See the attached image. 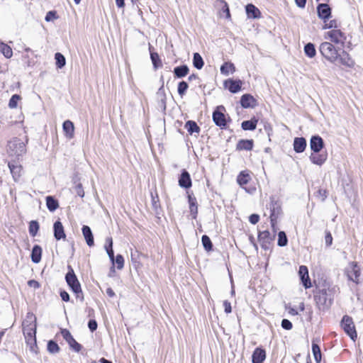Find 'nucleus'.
<instances>
[{"label": "nucleus", "instance_id": "f257e3e1", "mask_svg": "<svg viewBox=\"0 0 363 363\" xmlns=\"http://www.w3.org/2000/svg\"><path fill=\"white\" fill-rule=\"evenodd\" d=\"M313 298L318 308L325 312L330 308L333 303L334 290L329 286L317 289L314 291Z\"/></svg>", "mask_w": 363, "mask_h": 363}, {"label": "nucleus", "instance_id": "f03ea898", "mask_svg": "<svg viewBox=\"0 0 363 363\" xmlns=\"http://www.w3.org/2000/svg\"><path fill=\"white\" fill-rule=\"evenodd\" d=\"M65 279L69 289L74 294L76 298L83 302L84 301V296L81 284L72 267L69 264L67 265V272L65 274Z\"/></svg>", "mask_w": 363, "mask_h": 363}, {"label": "nucleus", "instance_id": "7ed1b4c3", "mask_svg": "<svg viewBox=\"0 0 363 363\" xmlns=\"http://www.w3.org/2000/svg\"><path fill=\"white\" fill-rule=\"evenodd\" d=\"M225 108L223 105L218 106L212 114V119L215 125L219 127L221 130H225L228 125L231 122V118L229 116H225Z\"/></svg>", "mask_w": 363, "mask_h": 363}, {"label": "nucleus", "instance_id": "20e7f679", "mask_svg": "<svg viewBox=\"0 0 363 363\" xmlns=\"http://www.w3.org/2000/svg\"><path fill=\"white\" fill-rule=\"evenodd\" d=\"M319 51L327 60L330 62H335L339 57V50L331 43L323 42L320 45Z\"/></svg>", "mask_w": 363, "mask_h": 363}, {"label": "nucleus", "instance_id": "39448f33", "mask_svg": "<svg viewBox=\"0 0 363 363\" xmlns=\"http://www.w3.org/2000/svg\"><path fill=\"white\" fill-rule=\"evenodd\" d=\"M7 151L11 155L19 159L26 152V143L20 138H14L9 142Z\"/></svg>", "mask_w": 363, "mask_h": 363}, {"label": "nucleus", "instance_id": "423d86ee", "mask_svg": "<svg viewBox=\"0 0 363 363\" xmlns=\"http://www.w3.org/2000/svg\"><path fill=\"white\" fill-rule=\"evenodd\" d=\"M340 326L344 332L352 340H355L357 337V333L352 318L345 315L340 322Z\"/></svg>", "mask_w": 363, "mask_h": 363}, {"label": "nucleus", "instance_id": "0eeeda50", "mask_svg": "<svg viewBox=\"0 0 363 363\" xmlns=\"http://www.w3.org/2000/svg\"><path fill=\"white\" fill-rule=\"evenodd\" d=\"M60 333L63 339L67 342L71 350L75 352H79L82 349V345L79 344L72 336L69 330L67 328H62Z\"/></svg>", "mask_w": 363, "mask_h": 363}, {"label": "nucleus", "instance_id": "6e6552de", "mask_svg": "<svg viewBox=\"0 0 363 363\" xmlns=\"http://www.w3.org/2000/svg\"><path fill=\"white\" fill-rule=\"evenodd\" d=\"M275 238V235H272L268 230L260 231L258 233V241L261 247L264 250L271 249V242Z\"/></svg>", "mask_w": 363, "mask_h": 363}, {"label": "nucleus", "instance_id": "1a4fd4ad", "mask_svg": "<svg viewBox=\"0 0 363 363\" xmlns=\"http://www.w3.org/2000/svg\"><path fill=\"white\" fill-rule=\"evenodd\" d=\"M318 17L326 23L332 17V9L326 3H319L316 7Z\"/></svg>", "mask_w": 363, "mask_h": 363}, {"label": "nucleus", "instance_id": "9d476101", "mask_svg": "<svg viewBox=\"0 0 363 363\" xmlns=\"http://www.w3.org/2000/svg\"><path fill=\"white\" fill-rule=\"evenodd\" d=\"M270 218L278 219L282 215L281 202L275 196L270 197Z\"/></svg>", "mask_w": 363, "mask_h": 363}, {"label": "nucleus", "instance_id": "9b49d317", "mask_svg": "<svg viewBox=\"0 0 363 363\" xmlns=\"http://www.w3.org/2000/svg\"><path fill=\"white\" fill-rule=\"evenodd\" d=\"M243 82L240 79L229 78L224 81L223 86L232 94H237L242 89Z\"/></svg>", "mask_w": 363, "mask_h": 363}, {"label": "nucleus", "instance_id": "f8f14e48", "mask_svg": "<svg viewBox=\"0 0 363 363\" xmlns=\"http://www.w3.org/2000/svg\"><path fill=\"white\" fill-rule=\"evenodd\" d=\"M327 35L333 43L335 44L341 43L342 46L347 39L345 33L340 29H333L328 31Z\"/></svg>", "mask_w": 363, "mask_h": 363}, {"label": "nucleus", "instance_id": "ddd939ff", "mask_svg": "<svg viewBox=\"0 0 363 363\" xmlns=\"http://www.w3.org/2000/svg\"><path fill=\"white\" fill-rule=\"evenodd\" d=\"M179 186L184 189H189L192 186V180L189 172L186 169H183L181 171L178 178Z\"/></svg>", "mask_w": 363, "mask_h": 363}, {"label": "nucleus", "instance_id": "4468645a", "mask_svg": "<svg viewBox=\"0 0 363 363\" xmlns=\"http://www.w3.org/2000/svg\"><path fill=\"white\" fill-rule=\"evenodd\" d=\"M348 279L356 284L359 283V277L361 274L360 267L357 262H352L350 267L346 269Z\"/></svg>", "mask_w": 363, "mask_h": 363}, {"label": "nucleus", "instance_id": "2eb2a0df", "mask_svg": "<svg viewBox=\"0 0 363 363\" xmlns=\"http://www.w3.org/2000/svg\"><path fill=\"white\" fill-rule=\"evenodd\" d=\"M298 276L303 286L306 289H310L312 286L311 281L308 275V267L305 265H301L298 269Z\"/></svg>", "mask_w": 363, "mask_h": 363}, {"label": "nucleus", "instance_id": "dca6fc26", "mask_svg": "<svg viewBox=\"0 0 363 363\" xmlns=\"http://www.w3.org/2000/svg\"><path fill=\"white\" fill-rule=\"evenodd\" d=\"M325 147L323 139L319 135H312L310 139V148L314 153H319Z\"/></svg>", "mask_w": 363, "mask_h": 363}, {"label": "nucleus", "instance_id": "f3484780", "mask_svg": "<svg viewBox=\"0 0 363 363\" xmlns=\"http://www.w3.org/2000/svg\"><path fill=\"white\" fill-rule=\"evenodd\" d=\"M240 104L243 108H252L257 106V101L250 94H245L240 97Z\"/></svg>", "mask_w": 363, "mask_h": 363}, {"label": "nucleus", "instance_id": "a211bd4d", "mask_svg": "<svg viewBox=\"0 0 363 363\" xmlns=\"http://www.w3.org/2000/svg\"><path fill=\"white\" fill-rule=\"evenodd\" d=\"M53 235L56 240L66 238L64 226L60 220H56L53 224Z\"/></svg>", "mask_w": 363, "mask_h": 363}, {"label": "nucleus", "instance_id": "6ab92c4d", "mask_svg": "<svg viewBox=\"0 0 363 363\" xmlns=\"http://www.w3.org/2000/svg\"><path fill=\"white\" fill-rule=\"evenodd\" d=\"M266 351L262 347H257L252 354V363H263L266 359Z\"/></svg>", "mask_w": 363, "mask_h": 363}, {"label": "nucleus", "instance_id": "aec40b11", "mask_svg": "<svg viewBox=\"0 0 363 363\" xmlns=\"http://www.w3.org/2000/svg\"><path fill=\"white\" fill-rule=\"evenodd\" d=\"M187 194L190 214L192 219H196L198 214V203L196 199L194 196L193 193L189 194V191H187Z\"/></svg>", "mask_w": 363, "mask_h": 363}, {"label": "nucleus", "instance_id": "412c9836", "mask_svg": "<svg viewBox=\"0 0 363 363\" xmlns=\"http://www.w3.org/2000/svg\"><path fill=\"white\" fill-rule=\"evenodd\" d=\"M307 146V141L303 137H296L294 139L293 147L296 153H302L305 151Z\"/></svg>", "mask_w": 363, "mask_h": 363}, {"label": "nucleus", "instance_id": "4be33fe9", "mask_svg": "<svg viewBox=\"0 0 363 363\" xmlns=\"http://www.w3.org/2000/svg\"><path fill=\"white\" fill-rule=\"evenodd\" d=\"M82 232L86 245L89 247H93L94 245V238L91 228L84 225L82 228Z\"/></svg>", "mask_w": 363, "mask_h": 363}, {"label": "nucleus", "instance_id": "5701e85b", "mask_svg": "<svg viewBox=\"0 0 363 363\" xmlns=\"http://www.w3.org/2000/svg\"><path fill=\"white\" fill-rule=\"evenodd\" d=\"M72 182L73 184L72 188L74 189L76 194L80 198H84L85 193L82 184L80 182V178L77 174L74 175Z\"/></svg>", "mask_w": 363, "mask_h": 363}, {"label": "nucleus", "instance_id": "b1692460", "mask_svg": "<svg viewBox=\"0 0 363 363\" xmlns=\"http://www.w3.org/2000/svg\"><path fill=\"white\" fill-rule=\"evenodd\" d=\"M254 147V140L252 139H241L238 140L236 145V150H252Z\"/></svg>", "mask_w": 363, "mask_h": 363}, {"label": "nucleus", "instance_id": "393cba45", "mask_svg": "<svg viewBox=\"0 0 363 363\" xmlns=\"http://www.w3.org/2000/svg\"><path fill=\"white\" fill-rule=\"evenodd\" d=\"M8 166L14 182H18L21 177V165H17L12 162H9Z\"/></svg>", "mask_w": 363, "mask_h": 363}, {"label": "nucleus", "instance_id": "a878e982", "mask_svg": "<svg viewBox=\"0 0 363 363\" xmlns=\"http://www.w3.org/2000/svg\"><path fill=\"white\" fill-rule=\"evenodd\" d=\"M340 63L348 67H353L354 62L350 55L345 50H342L341 53L339 52V57L337 59Z\"/></svg>", "mask_w": 363, "mask_h": 363}, {"label": "nucleus", "instance_id": "bb28decb", "mask_svg": "<svg viewBox=\"0 0 363 363\" xmlns=\"http://www.w3.org/2000/svg\"><path fill=\"white\" fill-rule=\"evenodd\" d=\"M245 11L248 18L257 19L261 17V12L252 4H248L245 6Z\"/></svg>", "mask_w": 363, "mask_h": 363}, {"label": "nucleus", "instance_id": "cd10ccee", "mask_svg": "<svg viewBox=\"0 0 363 363\" xmlns=\"http://www.w3.org/2000/svg\"><path fill=\"white\" fill-rule=\"evenodd\" d=\"M160 81L162 82V86L158 89L157 91V97L159 100V104L161 107L163 108L164 110L166 109V101L167 96L164 89V78L163 76H161Z\"/></svg>", "mask_w": 363, "mask_h": 363}, {"label": "nucleus", "instance_id": "c85d7f7f", "mask_svg": "<svg viewBox=\"0 0 363 363\" xmlns=\"http://www.w3.org/2000/svg\"><path fill=\"white\" fill-rule=\"evenodd\" d=\"M43 249L39 245H34L31 253L30 259L31 261L35 264H38L42 259Z\"/></svg>", "mask_w": 363, "mask_h": 363}, {"label": "nucleus", "instance_id": "c756f323", "mask_svg": "<svg viewBox=\"0 0 363 363\" xmlns=\"http://www.w3.org/2000/svg\"><path fill=\"white\" fill-rule=\"evenodd\" d=\"M328 157L327 153H313L309 156L310 161L316 165L321 166L325 163Z\"/></svg>", "mask_w": 363, "mask_h": 363}, {"label": "nucleus", "instance_id": "7c9ffc66", "mask_svg": "<svg viewBox=\"0 0 363 363\" xmlns=\"http://www.w3.org/2000/svg\"><path fill=\"white\" fill-rule=\"evenodd\" d=\"M150 196H151L152 207L155 211V213L158 216L160 214L162 209H161L159 196H158L157 191L155 190L154 192L151 191Z\"/></svg>", "mask_w": 363, "mask_h": 363}, {"label": "nucleus", "instance_id": "2f4dec72", "mask_svg": "<svg viewBox=\"0 0 363 363\" xmlns=\"http://www.w3.org/2000/svg\"><path fill=\"white\" fill-rule=\"evenodd\" d=\"M149 50L153 68L155 70L158 69L159 68L162 67V62L160 59V57L159 56L157 52L152 50L153 48L150 45H149Z\"/></svg>", "mask_w": 363, "mask_h": 363}, {"label": "nucleus", "instance_id": "473e14b6", "mask_svg": "<svg viewBox=\"0 0 363 363\" xmlns=\"http://www.w3.org/2000/svg\"><path fill=\"white\" fill-rule=\"evenodd\" d=\"M189 72V68L187 65H182L174 68L173 74L175 78L181 79L186 77Z\"/></svg>", "mask_w": 363, "mask_h": 363}, {"label": "nucleus", "instance_id": "72a5a7b5", "mask_svg": "<svg viewBox=\"0 0 363 363\" xmlns=\"http://www.w3.org/2000/svg\"><path fill=\"white\" fill-rule=\"evenodd\" d=\"M258 123V118L255 116L252 117L250 120L243 121L241 123V128L246 130H255Z\"/></svg>", "mask_w": 363, "mask_h": 363}, {"label": "nucleus", "instance_id": "f704fd0d", "mask_svg": "<svg viewBox=\"0 0 363 363\" xmlns=\"http://www.w3.org/2000/svg\"><path fill=\"white\" fill-rule=\"evenodd\" d=\"M62 129H63V131L65 132V136L67 138L72 139L74 138V123L71 121L67 120V121H64V123L62 124Z\"/></svg>", "mask_w": 363, "mask_h": 363}, {"label": "nucleus", "instance_id": "c9c22d12", "mask_svg": "<svg viewBox=\"0 0 363 363\" xmlns=\"http://www.w3.org/2000/svg\"><path fill=\"white\" fill-rule=\"evenodd\" d=\"M105 250L110 259V261L114 264V251L113 249V239L111 237H107L106 238V242L104 245Z\"/></svg>", "mask_w": 363, "mask_h": 363}, {"label": "nucleus", "instance_id": "e433bc0d", "mask_svg": "<svg viewBox=\"0 0 363 363\" xmlns=\"http://www.w3.org/2000/svg\"><path fill=\"white\" fill-rule=\"evenodd\" d=\"M45 201L46 206L50 212H54L59 208L58 200L52 196H46Z\"/></svg>", "mask_w": 363, "mask_h": 363}, {"label": "nucleus", "instance_id": "4c0bfd02", "mask_svg": "<svg viewBox=\"0 0 363 363\" xmlns=\"http://www.w3.org/2000/svg\"><path fill=\"white\" fill-rule=\"evenodd\" d=\"M184 128L186 129L187 132L189 135H193L194 133H199L201 131L200 127L194 121H187L185 123Z\"/></svg>", "mask_w": 363, "mask_h": 363}, {"label": "nucleus", "instance_id": "58836bf2", "mask_svg": "<svg viewBox=\"0 0 363 363\" xmlns=\"http://www.w3.org/2000/svg\"><path fill=\"white\" fill-rule=\"evenodd\" d=\"M311 350L315 362L320 363L322 359V353L320 347L314 340H312Z\"/></svg>", "mask_w": 363, "mask_h": 363}, {"label": "nucleus", "instance_id": "ea45409f", "mask_svg": "<svg viewBox=\"0 0 363 363\" xmlns=\"http://www.w3.org/2000/svg\"><path fill=\"white\" fill-rule=\"evenodd\" d=\"M37 333V324H33L30 327L23 326V333L25 335L26 340L36 337Z\"/></svg>", "mask_w": 363, "mask_h": 363}, {"label": "nucleus", "instance_id": "a19ab883", "mask_svg": "<svg viewBox=\"0 0 363 363\" xmlns=\"http://www.w3.org/2000/svg\"><path fill=\"white\" fill-rule=\"evenodd\" d=\"M220 72L222 74L225 76L229 75L230 72L233 73L235 72V67L234 64L231 62H224L220 68Z\"/></svg>", "mask_w": 363, "mask_h": 363}, {"label": "nucleus", "instance_id": "79ce46f5", "mask_svg": "<svg viewBox=\"0 0 363 363\" xmlns=\"http://www.w3.org/2000/svg\"><path fill=\"white\" fill-rule=\"evenodd\" d=\"M250 180V176L247 171H241L237 177V182L240 186L247 184Z\"/></svg>", "mask_w": 363, "mask_h": 363}, {"label": "nucleus", "instance_id": "37998d69", "mask_svg": "<svg viewBox=\"0 0 363 363\" xmlns=\"http://www.w3.org/2000/svg\"><path fill=\"white\" fill-rule=\"evenodd\" d=\"M193 66L197 69H201L204 66V61L199 52H194L193 55Z\"/></svg>", "mask_w": 363, "mask_h": 363}, {"label": "nucleus", "instance_id": "c03bdc74", "mask_svg": "<svg viewBox=\"0 0 363 363\" xmlns=\"http://www.w3.org/2000/svg\"><path fill=\"white\" fill-rule=\"evenodd\" d=\"M303 50H304L305 55L309 58H313L316 55V50H315V45L312 43H306L304 45Z\"/></svg>", "mask_w": 363, "mask_h": 363}, {"label": "nucleus", "instance_id": "a18cd8bd", "mask_svg": "<svg viewBox=\"0 0 363 363\" xmlns=\"http://www.w3.org/2000/svg\"><path fill=\"white\" fill-rule=\"evenodd\" d=\"M201 243L204 250L209 252L213 250V245L211 238L207 235H203L201 237Z\"/></svg>", "mask_w": 363, "mask_h": 363}, {"label": "nucleus", "instance_id": "49530a36", "mask_svg": "<svg viewBox=\"0 0 363 363\" xmlns=\"http://www.w3.org/2000/svg\"><path fill=\"white\" fill-rule=\"evenodd\" d=\"M40 229V224L38 220H33L30 221L28 225V232L30 236L35 237L37 235Z\"/></svg>", "mask_w": 363, "mask_h": 363}, {"label": "nucleus", "instance_id": "de8ad7c7", "mask_svg": "<svg viewBox=\"0 0 363 363\" xmlns=\"http://www.w3.org/2000/svg\"><path fill=\"white\" fill-rule=\"evenodd\" d=\"M55 65L57 69L63 68L66 65V58L61 52L55 54Z\"/></svg>", "mask_w": 363, "mask_h": 363}, {"label": "nucleus", "instance_id": "09e8293b", "mask_svg": "<svg viewBox=\"0 0 363 363\" xmlns=\"http://www.w3.org/2000/svg\"><path fill=\"white\" fill-rule=\"evenodd\" d=\"M0 52L7 59L11 58L13 55V51L11 48L4 43H1L0 44Z\"/></svg>", "mask_w": 363, "mask_h": 363}, {"label": "nucleus", "instance_id": "8fccbe9b", "mask_svg": "<svg viewBox=\"0 0 363 363\" xmlns=\"http://www.w3.org/2000/svg\"><path fill=\"white\" fill-rule=\"evenodd\" d=\"M47 350L50 354H56L60 352V347L55 340H50L48 342Z\"/></svg>", "mask_w": 363, "mask_h": 363}, {"label": "nucleus", "instance_id": "3c124183", "mask_svg": "<svg viewBox=\"0 0 363 363\" xmlns=\"http://www.w3.org/2000/svg\"><path fill=\"white\" fill-rule=\"evenodd\" d=\"M33 324H37L36 317L32 312H28L26 314V320L23 322V326L30 327L33 325Z\"/></svg>", "mask_w": 363, "mask_h": 363}, {"label": "nucleus", "instance_id": "603ef678", "mask_svg": "<svg viewBox=\"0 0 363 363\" xmlns=\"http://www.w3.org/2000/svg\"><path fill=\"white\" fill-rule=\"evenodd\" d=\"M277 245L279 247H285L288 244V238L284 231H279L278 233Z\"/></svg>", "mask_w": 363, "mask_h": 363}, {"label": "nucleus", "instance_id": "864d4df0", "mask_svg": "<svg viewBox=\"0 0 363 363\" xmlns=\"http://www.w3.org/2000/svg\"><path fill=\"white\" fill-rule=\"evenodd\" d=\"M189 89V84L186 81H181L177 86L178 94L182 98Z\"/></svg>", "mask_w": 363, "mask_h": 363}, {"label": "nucleus", "instance_id": "5fc2aeb1", "mask_svg": "<svg viewBox=\"0 0 363 363\" xmlns=\"http://www.w3.org/2000/svg\"><path fill=\"white\" fill-rule=\"evenodd\" d=\"M26 343L30 347V350L32 352H34L35 354H38V347L37 345V340L36 337H33L31 339L26 340Z\"/></svg>", "mask_w": 363, "mask_h": 363}, {"label": "nucleus", "instance_id": "6e6d98bb", "mask_svg": "<svg viewBox=\"0 0 363 363\" xmlns=\"http://www.w3.org/2000/svg\"><path fill=\"white\" fill-rule=\"evenodd\" d=\"M21 99V96L17 94L12 95L9 101V107L10 108H16Z\"/></svg>", "mask_w": 363, "mask_h": 363}, {"label": "nucleus", "instance_id": "4d7b16f0", "mask_svg": "<svg viewBox=\"0 0 363 363\" xmlns=\"http://www.w3.org/2000/svg\"><path fill=\"white\" fill-rule=\"evenodd\" d=\"M339 27V23L336 19L330 20L329 22L324 23L322 26L323 30L326 29H337Z\"/></svg>", "mask_w": 363, "mask_h": 363}, {"label": "nucleus", "instance_id": "13d9d810", "mask_svg": "<svg viewBox=\"0 0 363 363\" xmlns=\"http://www.w3.org/2000/svg\"><path fill=\"white\" fill-rule=\"evenodd\" d=\"M124 258L122 255L118 254L116 257H114V264H116L118 269H122L124 267Z\"/></svg>", "mask_w": 363, "mask_h": 363}, {"label": "nucleus", "instance_id": "bf43d9fd", "mask_svg": "<svg viewBox=\"0 0 363 363\" xmlns=\"http://www.w3.org/2000/svg\"><path fill=\"white\" fill-rule=\"evenodd\" d=\"M58 18H59V16L57 15V11L55 10H52V11H49L48 12H47L45 17V20L47 22H50V21H52L55 19H57Z\"/></svg>", "mask_w": 363, "mask_h": 363}, {"label": "nucleus", "instance_id": "052dcab7", "mask_svg": "<svg viewBox=\"0 0 363 363\" xmlns=\"http://www.w3.org/2000/svg\"><path fill=\"white\" fill-rule=\"evenodd\" d=\"M220 1L223 4L222 8H221L222 12L225 14V18L230 19L231 18V16H230V8H229L228 3L224 0H221Z\"/></svg>", "mask_w": 363, "mask_h": 363}, {"label": "nucleus", "instance_id": "680f3d73", "mask_svg": "<svg viewBox=\"0 0 363 363\" xmlns=\"http://www.w3.org/2000/svg\"><path fill=\"white\" fill-rule=\"evenodd\" d=\"M139 256L140 253L138 250H135L134 252H131V261L135 268L141 266V263L138 260Z\"/></svg>", "mask_w": 363, "mask_h": 363}, {"label": "nucleus", "instance_id": "e2e57ef3", "mask_svg": "<svg viewBox=\"0 0 363 363\" xmlns=\"http://www.w3.org/2000/svg\"><path fill=\"white\" fill-rule=\"evenodd\" d=\"M281 326L283 329L289 330L293 328V324L289 320L284 318L281 320Z\"/></svg>", "mask_w": 363, "mask_h": 363}, {"label": "nucleus", "instance_id": "0e129e2a", "mask_svg": "<svg viewBox=\"0 0 363 363\" xmlns=\"http://www.w3.org/2000/svg\"><path fill=\"white\" fill-rule=\"evenodd\" d=\"M88 328L89 329V330L91 332V333H94V331L96 330L97 329V327H98V324H97V322L95 319H90L89 321H88Z\"/></svg>", "mask_w": 363, "mask_h": 363}, {"label": "nucleus", "instance_id": "69168bd1", "mask_svg": "<svg viewBox=\"0 0 363 363\" xmlns=\"http://www.w3.org/2000/svg\"><path fill=\"white\" fill-rule=\"evenodd\" d=\"M325 242L327 247H330L333 244V236L330 231H325Z\"/></svg>", "mask_w": 363, "mask_h": 363}, {"label": "nucleus", "instance_id": "338daca9", "mask_svg": "<svg viewBox=\"0 0 363 363\" xmlns=\"http://www.w3.org/2000/svg\"><path fill=\"white\" fill-rule=\"evenodd\" d=\"M316 196L321 198V200L324 201L328 196V191L323 189H319L316 192Z\"/></svg>", "mask_w": 363, "mask_h": 363}, {"label": "nucleus", "instance_id": "774afa93", "mask_svg": "<svg viewBox=\"0 0 363 363\" xmlns=\"http://www.w3.org/2000/svg\"><path fill=\"white\" fill-rule=\"evenodd\" d=\"M60 296L62 300L65 302H68L70 301L69 294L65 290L60 289Z\"/></svg>", "mask_w": 363, "mask_h": 363}]
</instances>
